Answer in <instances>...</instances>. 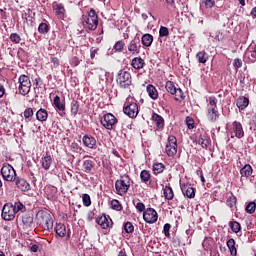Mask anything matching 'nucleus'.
<instances>
[{"instance_id": "1", "label": "nucleus", "mask_w": 256, "mask_h": 256, "mask_svg": "<svg viewBox=\"0 0 256 256\" xmlns=\"http://www.w3.org/2000/svg\"><path fill=\"white\" fill-rule=\"evenodd\" d=\"M36 220L38 225H42L45 231H53V217L51 216V213L45 210H40L36 214Z\"/></svg>"}, {"instance_id": "2", "label": "nucleus", "mask_w": 256, "mask_h": 256, "mask_svg": "<svg viewBox=\"0 0 256 256\" xmlns=\"http://www.w3.org/2000/svg\"><path fill=\"white\" fill-rule=\"evenodd\" d=\"M82 25L87 31H95L99 25V17L95 13V10H90L88 15L82 16Z\"/></svg>"}, {"instance_id": "3", "label": "nucleus", "mask_w": 256, "mask_h": 256, "mask_svg": "<svg viewBox=\"0 0 256 256\" xmlns=\"http://www.w3.org/2000/svg\"><path fill=\"white\" fill-rule=\"evenodd\" d=\"M18 91L20 95H29L31 92V78L29 76L22 74L18 78Z\"/></svg>"}, {"instance_id": "4", "label": "nucleus", "mask_w": 256, "mask_h": 256, "mask_svg": "<svg viewBox=\"0 0 256 256\" xmlns=\"http://www.w3.org/2000/svg\"><path fill=\"white\" fill-rule=\"evenodd\" d=\"M129 187H131V178L127 175L121 176L115 183V189L118 195H125L129 191Z\"/></svg>"}, {"instance_id": "5", "label": "nucleus", "mask_w": 256, "mask_h": 256, "mask_svg": "<svg viewBox=\"0 0 256 256\" xmlns=\"http://www.w3.org/2000/svg\"><path fill=\"white\" fill-rule=\"evenodd\" d=\"M1 175L4 179V181H14L17 178V173L15 172V168L11 166L10 164H5L1 168Z\"/></svg>"}, {"instance_id": "6", "label": "nucleus", "mask_w": 256, "mask_h": 256, "mask_svg": "<svg viewBox=\"0 0 256 256\" xmlns=\"http://www.w3.org/2000/svg\"><path fill=\"white\" fill-rule=\"evenodd\" d=\"M165 153L168 157H175L177 155V138L175 136L168 137Z\"/></svg>"}, {"instance_id": "7", "label": "nucleus", "mask_w": 256, "mask_h": 256, "mask_svg": "<svg viewBox=\"0 0 256 256\" xmlns=\"http://www.w3.org/2000/svg\"><path fill=\"white\" fill-rule=\"evenodd\" d=\"M116 81L122 89H127L131 85V73L127 71L119 72Z\"/></svg>"}, {"instance_id": "8", "label": "nucleus", "mask_w": 256, "mask_h": 256, "mask_svg": "<svg viewBox=\"0 0 256 256\" xmlns=\"http://www.w3.org/2000/svg\"><path fill=\"white\" fill-rule=\"evenodd\" d=\"M101 125H103L105 129L111 131L114 129L115 125H117V118L115 117V115L107 113L101 119Z\"/></svg>"}, {"instance_id": "9", "label": "nucleus", "mask_w": 256, "mask_h": 256, "mask_svg": "<svg viewBox=\"0 0 256 256\" xmlns=\"http://www.w3.org/2000/svg\"><path fill=\"white\" fill-rule=\"evenodd\" d=\"M143 219L146 223H157V219H159V215L157 211L153 208H147L143 213Z\"/></svg>"}, {"instance_id": "10", "label": "nucleus", "mask_w": 256, "mask_h": 256, "mask_svg": "<svg viewBox=\"0 0 256 256\" xmlns=\"http://www.w3.org/2000/svg\"><path fill=\"white\" fill-rule=\"evenodd\" d=\"M123 112L131 119H135L139 115V106L135 102L128 103L124 107Z\"/></svg>"}, {"instance_id": "11", "label": "nucleus", "mask_w": 256, "mask_h": 256, "mask_svg": "<svg viewBox=\"0 0 256 256\" xmlns=\"http://www.w3.org/2000/svg\"><path fill=\"white\" fill-rule=\"evenodd\" d=\"M231 138L237 137V139H243L245 137V132L243 131V125L240 124V122L234 121L232 123L231 128Z\"/></svg>"}, {"instance_id": "12", "label": "nucleus", "mask_w": 256, "mask_h": 256, "mask_svg": "<svg viewBox=\"0 0 256 256\" xmlns=\"http://www.w3.org/2000/svg\"><path fill=\"white\" fill-rule=\"evenodd\" d=\"M1 216L4 221H13V219H15V210H13V204H5L3 206Z\"/></svg>"}, {"instance_id": "13", "label": "nucleus", "mask_w": 256, "mask_h": 256, "mask_svg": "<svg viewBox=\"0 0 256 256\" xmlns=\"http://www.w3.org/2000/svg\"><path fill=\"white\" fill-rule=\"evenodd\" d=\"M84 147L88 149H97V139L91 136V134H85L82 138Z\"/></svg>"}, {"instance_id": "14", "label": "nucleus", "mask_w": 256, "mask_h": 256, "mask_svg": "<svg viewBox=\"0 0 256 256\" xmlns=\"http://www.w3.org/2000/svg\"><path fill=\"white\" fill-rule=\"evenodd\" d=\"M128 51L132 53V55H139L141 52V41L139 38H134L129 44H128Z\"/></svg>"}, {"instance_id": "15", "label": "nucleus", "mask_w": 256, "mask_h": 256, "mask_svg": "<svg viewBox=\"0 0 256 256\" xmlns=\"http://www.w3.org/2000/svg\"><path fill=\"white\" fill-rule=\"evenodd\" d=\"M97 74L99 77V83L100 85H102V87H104V85H107V83H109V77L111 76V73L107 72L102 68H98Z\"/></svg>"}, {"instance_id": "16", "label": "nucleus", "mask_w": 256, "mask_h": 256, "mask_svg": "<svg viewBox=\"0 0 256 256\" xmlns=\"http://www.w3.org/2000/svg\"><path fill=\"white\" fill-rule=\"evenodd\" d=\"M16 183V187L20 190V191H29V189H31V185H29V183L27 182V180H25V178H21V177H17L15 180Z\"/></svg>"}, {"instance_id": "17", "label": "nucleus", "mask_w": 256, "mask_h": 256, "mask_svg": "<svg viewBox=\"0 0 256 256\" xmlns=\"http://www.w3.org/2000/svg\"><path fill=\"white\" fill-rule=\"evenodd\" d=\"M96 223L102 227V229H108V227H111L113 225L111 218L106 217L105 215H102L96 219Z\"/></svg>"}, {"instance_id": "18", "label": "nucleus", "mask_w": 256, "mask_h": 256, "mask_svg": "<svg viewBox=\"0 0 256 256\" xmlns=\"http://www.w3.org/2000/svg\"><path fill=\"white\" fill-rule=\"evenodd\" d=\"M247 62L255 63L256 62V45H251L246 53Z\"/></svg>"}, {"instance_id": "19", "label": "nucleus", "mask_w": 256, "mask_h": 256, "mask_svg": "<svg viewBox=\"0 0 256 256\" xmlns=\"http://www.w3.org/2000/svg\"><path fill=\"white\" fill-rule=\"evenodd\" d=\"M211 143V138L207 134H201L198 138V145H201L203 149H207Z\"/></svg>"}, {"instance_id": "20", "label": "nucleus", "mask_w": 256, "mask_h": 256, "mask_svg": "<svg viewBox=\"0 0 256 256\" xmlns=\"http://www.w3.org/2000/svg\"><path fill=\"white\" fill-rule=\"evenodd\" d=\"M146 91H147L150 99H153V101H156V99H159V92L157 91V88H155V86H153L151 84L148 85L146 87Z\"/></svg>"}, {"instance_id": "21", "label": "nucleus", "mask_w": 256, "mask_h": 256, "mask_svg": "<svg viewBox=\"0 0 256 256\" xmlns=\"http://www.w3.org/2000/svg\"><path fill=\"white\" fill-rule=\"evenodd\" d=\"M152 121H154L158 129H163V127H165V120L157 113L152 114Z\"/></svg>"}, {"instance_id": "22", "label": "nucleus", "mask_w": 256, "mask_h": 256, "mask_svg": "<svg viewBox=\"0 0 256 256\" xmlns=\"http://www.w3.org/2000/svg\"><path fill=\"white\" fill-rule=\"evenodd\" d=\"M54 12L58 19H65V6L63 4L54 5Z\"/></svg>"}, {"instance_id": "23", "label": "nucleus", "mask_w": 256, "mask_h": 256, "mask_svg": "<svg viewBox=\"0 0 256 256\" xmlns=\"http://www.w3.org/2000/svg\"><path fill=\"white\" fill-rule=\"evenodd\" d=\"M42 167L45 171H49L51 169V164L53 163V158L51 155H46L41 159Z\"/></svg>"}, {"instance_id": "24", "label": "nucleus", "mask_w": 256, "mask_h": 256, "mask_svg": "<svg viewBox=\"0 0 256 256\" xmlns=\"http://www.w3.org/2000/svg\"><path fill=\"white\" fill-rule=\"evenodd\" d=\"M236 105L241 111H243V109H247V107H249V98L245 96L240 97L237 100Z\"/></svg>"}, {"instance_id": "25", "label": "nucleus", "mask_w": 256, "mask_h": 256, "mask_svg": "<svg viewBox=\"0 0 256 256\" xmlns=\"http://www.w3.org/2000/svg\"><path fill=\"white\" fill-rule=\"evenodd\" d=\"M55 232L58 237H65L67 235V226L63 223L56 224Z\"/></svg>"}, {"instance_id": "26", "label": "nucleus", "mask_w": 256, "mask_h": 256, "mask_svg": "<svg viewBox=\"0 0 256 256\" xmlns=\"http://www.w3.org/2000/svg\"><path fill=\"white\" fill-rule=\"evenodd\" d=\"M131 65L134 69H143L145 66V60H143L141 57H136L132 60Z\"/></svg>"}, {"instance_id": "27", "label": "nucleus", "mask_w": 256, "mask_h": 256, "mask_svg": "<svg viewBox=\"0 0 256 256\" xmlns=\"http://www.w3.org/2000/svg\"><path fill=\"white\" fill-rule=\"evenodd\" d=\"M240 175L241 177H251L253 175V168L251 165L246 164L244 167L240 169Z\"/></svg>"}, {"instance_id": "28", "label": "nucleus", "mask_w": 256, "mask_h": 256, "mask_svg": "<svg viewBox=\"0 0 256 256\" xmlns=\"http://www.w3.org/2000/svg\"><path fill=\"white\" fill-rule=\"evenodd\" d=\"M48 117H49V113L47 112V110H45L43 108L39 109L36 112V119L38 121H41V122L46 121L48 119Z\"/></svg>"}, {"instance_id": "29", "label": "nucleus", "mask_w": 256, "mask_h": 256, "mask_svg": "<svg viewBox=\"0 0 256 256\" xmlns=\"http://www.w3.org/2000/svg\"><path fill=\"white\" fill-rule=\"evenodd\" d=\"M207 117L209 121L215 122L217 119H219V111L214 108H208Z\"/></svg>"}, {"instance_id": "30", "label": "nucleus", "mask_w": 256, "mask_h": 256, "mask_svg": "<svg viewBox=\"0 0 256 256\" xmlns=\"http://www.w3.org/2000/svg\"><path fill=\"white\" fill-rule=\"evenodd\" d=\"M22 223L26 229L33 227V216L26 214L22 218Z\"/></svg>"}, {"instance_id": "31", "label": "nucleus", "mask_w": 256, "mask_h": 256, "mask_svg": "<svg viewBox=\"0 0 256 256\" xmlns=\"http://www.w3.org/2000/svg\"><path fill=\"white\" fill-rule=\"evenodd\" d=\"M196 59L198 62L205 64L207 61H209V54H207L205 51H200L196 54Z\"/></svg>"}, {"instance_id": "32", "label": "nucleus", "mask_w": 256, "mask_h": 256, "mask_svg": "<svg viewBox=\"0 0 256 256\" xmlns=\"http://www.w3.org/2000/svg\"><path fill=\"white\" fill-rule=\"evenodd\" d=\"M227 247H228V249L230 251V255L237 256V248L235 247V239L230 238L227 241Z\"/></svg>"}, {"instance_id": "33", "label": "nucleus", "mask_w": 256, "mask_h": 256, "mask_svg": "<svg viewBox=\"0 0 256 256\" xmlns=\"http://www.w3.org/2000/svg\"><path fill=\"white\" fill-rule=\"evenodd\" d=\"M85 173H91L93 171V168L95 167V163L93 160H85L82 165Z\"/></svg>"}, {"instance_id": "34", "label": "nucleus", "mask_w": 256, "mask_h": 256, "mask_svg": "<svg viewBox=\"0 0 256 256\" xmlns=\"http://www.w3.org/2000/svg\"><path fill=\"white\" fill-rule=\"evenodd\" d=\"M152 44H153V35L144 34L142 36V45H144V47H151Z\"/></svg>"}, {"instance_id": "35", "label": "nucleus", "mask_w": 256, "mask_h": 256, "mask_svg": "<svg viewBox=\"0 0 256 256\" xmlns=\"http://www.w3.org/2000/svg\"><path fill=\"white\" fill-rule=\"evenodd\" d=\"M54 107L58 109V111H65V104L61 102V98L59 96H55L53 99Z\"/></svg>"}, {"instance_id": "36", "label": "nucleus", "mask_w": 256, "mask_h": 256, "mask_svg": "<svg viewBox=\"0 0 256 256\" xmlns=\"http://www.w3.org/2000/svg\"><path fill=\"white\" fill-rule=\"evenodd\" d=\"M12 208L14 210L15 215H17V213H19V211H21V213H23L26 210L25 205H23V203H21L19 201L12 204Z\"/></svg>"}, {"instance_id": "37", "label": "nucleus", "mask_w": 256, "mask_h": 256, "mask_svg": "<svg viewBox=\"0 0 256 256\" xmlns=\"http://www.w3.org/2000/svg\"><path fill=\"white\" fill-rule=\"evenodd\" d=\"M165 88H166V91L171 95H175V93H177V87H175V83L171 81L166 82Z\"/></svg>"}, {"instance_id": "38", "label": "nucleus", "mask_w": 256, "mask_h": 256, "mask_svg": "<svg viewBox=\"0 0 256 256\" xmlns=\"http://www.w3.org/2000/svg\"><path fill=\"white\" fill-rule=\"evenodd\" d=\"M140 179L142 183H148V181H151V173L148 170H142L140 173Z\"/></svg>"}, {"instance_id": "39", "label": "nucleus", "mask_w": 256, "mask_h": 256, "mask_svg": "<svg viewBox=\"0 0 256 256\" xmlns=\"http://www.w3.org/2000/svg\"><path fill=\"white\" fill-rule=\"evenodd\" d=\"M164 197L168 201H171V199H173V197H174L173 188H171L170 186H166L164 188Z\"/></svg>"}, {"instance_id": "40", "label": "nucleus", "mask_w": 256, "mask_h": 256, "mask_svg": "<svg viewBox=\"0 0 256 256\" xmlns=\"http://www.w3.org/2000/svg\"><path fill=\"white\" fill-rule=\"evenodd\" d=\"M165 171V165L163 163H156L153 165V172L155 175H159V173H163Z\"/></svg>"}, {"instance_id": "41", "label": "nucleus", "mask_w": 256, "mask_h": 256, "mask_svg": "<svg viewBox=\"0 0 256 256\" xmlns=\"http://www.w3.org/2000/svg\"><path fill=\"white\" fill-rule=\"evenodd\" d=\"M24 119L26 123H29L33 119V108H26L24 111Z\"/></svg>"}, {"instance_id": "42", "label": "nucleus", "mask_w": 256, "mask_h": 256, "mask_svg": "<svg viewBox=\"0 0 256 256\" xmlns=\"http://www.w3.org/2000/svg\"><path fill=\"white\" fill-rule=\"evenodd\" d=\"M229 227L231 228L233 233H239V231H241V224H239V222L237 221H233V222L230 221Z\"/></svg>"}, {"instance_id": "43", "label": "nucleus", "mask_w": 256, "mask_h": 256, "mask_svg": "<svg viewBox=\"0 0 256 256\" xmlns=\"http://www.w3.org/2000/svg\"><path fill=\"white\" fill-rule=\"evenodd\" d=\"M208 109H217V98L215 96H211L208 98Z\"/></svg>"}, {"instance_id": "44", "label": "nucleus", "mask_w": 256, "mask_h": 256, "mask_svg": "<svg viewBox=\"0 0 256 256\" xmlns=\"http://www.w3.org/2000/svg\"><path fill=\"white\" fill-rule=\"evenodd\" d=\"M71 113L72 115H77V113H79V102H77V100L71 102Z\"/></svg>"}, {"instance_id": "45", "label": "nucleus", "mask_w": 256, "mask_h": 256, "mask_svg": "<svg viewBox=\"0 0 256 256\" xmlns=\"http://www.w3.org/2000/svg\"><path fill=\"white\" fill-rule=\"evenodd\" d=\"M256 210V203L255 202H249L245 208L246 213H249L252 215V213Z\"/></svg>"}, {"instance_id": "46", "label": "nucleus", "mask_w": 256, "mask_h": 256, "mask_svg": "<svg viewBox=\"0 0 256 256\" xmlns=\"http://www.w3.org/2000/svg\"><path fill=\"white\" fill-rule=\"evenodd\" d=\"M159 37L160 39L163 37H169V28L161 26L159 29Z\"/></svg>"}, {"instance_id": "47", "label": "nucleus", "mask_w": 256, "mask_h": 256, "mask_svg": "<svg viewBox=\"0 0 256 256\" xmlns=\"http://www.w3.org/2000/svg\"><path fill=\"white\" fill-rule=\"evenodd\" d=\"M111 207L114 209V211H121V209H123L119 200L115 199L111 201Z\"/></svg>"}, {"instance_id": "48", "label": "nucleus", "mask_w": 256, "mask_h": 256, "mask_svg": "<svg viewBox=\"0 0 256 256\" xmlns=\"http://www.w3.org/2000/svg\"><path fill=\"white\" fill-rule=\"evenodd\" d=\"M38 31L42 34L49 33V25H47V23H41L38 27Z\"/></svg>"}, {"instance_id": "49", "label": "nucleus", "mask_w": 256, "mask_h": 256, "mask_svg": "<svg viewBox=\"0 0 256 256\" xmlns=\"http://www.w3.org/2000/svg\"><path fill=\"white\" fill-rule=\"evenodd\" d=\"M188 199H193L195 197V189L193 187H188L184 193Z\"/></svg>"}, {"instance_id": "50", "label": "nucleus", "mask_w": 256, "mask_h": 256, "mask_svg": "<svg viewBox=\"0 0 256 256\" xmlns=\"http://www.w3.org/2000/svg\"><path fill=\"white\" fill-rule=\"evenodd\" d=\"M10 41H12V43H21V36L17 33H12L10 35Z\"/></svg>"}, {"instance_id": "51", "label": "nucleus", "mask_w": 256, "mask_h": 256, "mask_svg": "<svg viewBox=\"0 0 256 256\" xmlns=\"http://www.w3.org/2000/svg\"><path fill=\"white\" fill-rule=\"evenodd\" d=\"M125 47V43L123 41H117L114 45L115 51L118 53H121L123 51V48Z\"/></svg>"}, {"instance_id": "52", "label": "nucleus", "mask_w": 256, "mask_h": 256, "mask_svg": "<svg viewBox=\"0 0 256 256\" xmlns=\"http://www.w3.org/2000/svg\"><path fill=\"white\" fill-rule=\"evenodd\" d=\"M82 201L85 207H89L91 205V196L89 194H83Z\"/></svg>"}, {"instance_id": "53", "label": "nucleus", "mask_w": 256, "mask_h": 256, "mask_svg": "<svg viewBox=\"0 0 256 256\" xmlns=\"http://www.w3.org/2000/svg\"><path fill=\"white\" fill-rule=\"evenodd\" d=\"M124 231L127 233H133V231H135V227L131 222H126L124 225Z\"/></svg>"}, {"instance_id": "54", "label": "nucleus", "mask_w": 256, "mask_h": 256, "mask_svg": "<svg viewBox=\"0 0 256 256\" xmlns=\"http://www.w3.org/2000/svg\"><path fill=\"white\" fill-rule=\"evenodd\" d=\"M172 95H175V101H179L180 99H183V90L181 88H176V92Z\"/></svg>"}, {"instance_id": "55", "label": "nucleus", "mask_w": 256, "mask_h": 256, "mask_svg": "<svg viewBox=\"0 0 256 256\" xmlns=\"http://www.w3.org/2000/svg\"><path fill=\"white\" fill-rule=\"evenodd\" d=\"M206 9H211L215 6V0H203Z\"/></svg>"}, {"instance_id": "56", "label": "nucleus", "mask_w": 256, "mask_h": 256, "mask_svg": "<svg viewBox=\"0 0 256 256\" xmlns=\"http://www.w3.org/2000/svg\"><path fill=\"white\" fill-rule=\"evenodd\" d=\"M233 66L236 69H241V67H243V61L239 58H236V59H234Z\"/></svg>"}, {"instance_id": "57", "label": "nucleus", "mask_w": 256, "mask_h": 256, "mask_svg": "<svg viewBox=\"0 0 256 256\" xmlns=\"http://www.w3.org/2000/svg\"><path fill=\"white\" fill-rule=\"evenodd\" d=\"M171 230V224L167 223L164 225L163 231H164V235L165 237H169V231Z\"/></svg>"}, {"instance_id": "58", "label": "nucleus", "mask_w": 256, "mask_h": 256, "mask_svg": "<svg viewBox=\"0 0 256 256\" xmlns=\"http://www.w3.org/2000/svg\"><path fill=\"white\" fill-rule=\"evenodd\" d=\"M136 209L140 211V213H143V211H145V204H143V202H138L136 204Z\"/></svg>"}, {"instance_id": "59", "label": "nucleus", "mask_w": 256, "mask_h": 256, "mask_svg": "<svg viewBox=\"0 0 256 256\" xmlns=\"http://www.w3.org/2000/svg\"><path fill=\"white\" fill-rule=\"evenodd\" d=\"M50 60H51V63L53 64V67H59V65H60L59 58L51 57Z\"/></svg>"}, {"instance_id": "60", "label": "nucleus", "mask_w": 256, "mask_h": 256, "mask_svg": "<svg viewBox=\"0 0 256 256\" xmlns=\"http://www.w3.org/2000/svg\"><path fill=\"white\" fill-rule=\"evenodd\" d=\"M98 51H99V49H97V48H91L90 49V57H91V59H95V55H97Z\"/></svg>"}, {"instance_id": "61", "label": "nucleus", "mask_w": 256, "mask_h": 256, "mask_svg": "<svg viewBox=\"0 0 256 256\" xmlns=\"http://www.w3.org/2000/svg\"><path fill=\"white\" fill-rule=\"evenodd\" d=\"M30 251H32V253H37V251H39V246H37L36 244L32 245L30 247Z\"/></svg>"}, {"instance_id": "62", "label": "nucleus", "mask_w": 256, "mask_h": 256, "mask_svg": "<svg viewBox=\"0 0 256 256\" xmlns=\"http://www.w3.org/2000/svg\"><path fill=\"white\" fill-rule=\"evenodd\" d=\"M5 95V86L3 84H0V97H3Z\"/></svg>"}, {"instance_id": "63", "label": "nucleus", "mask_w": 256, "mask_h": 256, "mask_svg": "<svg viewBox=\"0 0 256 256\" xmlns=\"http://www.w3.org/2000/svg\"><path fill=\"white\" fill-rule=\"evenodd\" d=\"M187 125L189 129H193V127H195L193 120H187Z\"/></svg>"}, {"instance_id": "64", "label": "nucleus", "mask_w": 256, "mask_h": 256, "mask_svg": "<svg viewBox=\"0 0 256 256\" xmlns=\"http://www.w3.org/2000/svg\"><path fill=\"white\" fill-rule=\"evenodd\" d=\"M251 15L252 17L255 19L256 18V7H254L252 10H251Z\"/></svg>"}]
</instances>
